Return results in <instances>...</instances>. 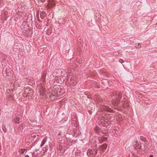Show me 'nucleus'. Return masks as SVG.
I'll use <instances>...</instances> for the list:
<instances>
[{"label": "nucleus", "mask_w": 157, "mask_h": 157, "mask_svg": "<svg viewBox=\"0 0 157 157\" xmlns=\"http://www.w3.org/2000/svg\"><path fill=\"white\" fill-rule=\"evenodd\" d=\"M136 144H135V147L136 149L138 150L137 152L139 154H144L147 151V149L148 147V145L147 143H145L144 145V147L142 148L141 145L138 144L137 142H136Z\"/></svg>", "instance_id": "obj_1"}, {"label": "nucleus", "mask_w": 157, "mask_h": 157, "mask_svg": "<svg viewBox=\"0 0 157 157\" xmlns=\"http://www.w3.org/2000/svg\"><path fill=\"white\" fill-rule=\"evenodd\" d=\"M113 96H114L115 98L117 100V101H114L115 102V105H117L120 102L119 101L122 98L121 94V93L119 92H117L113 93Z\"/></svg>", "instance_id": "obj_2"}, {"label": "nucleus", "mask_w": 157, "mask_h": 157, "mask_svg": "<svg viewBox=\"0 0 157 157\" xmlns=\"http://www.w3.org/2000/svg\"><path fill=\"white\" fill-rule=\"evenodd\" d=\"M25 93L26 94L27 92V95L28 96H31L32 94V91L31 90H29L28 89H26L25 90Z\"/></svg>", "instance_id": "obj_3"}, {"label": "nucleus", "mask_w": 157, "mask_h": 157, "mask_svg": "<svg viewBox=\"0 0 157 157\" xmlns=\"http://www.w3.org/2000/svg\"><path fill=\"white\" fill-rule=\"evenodd\" d=\"M94 130H95V132L98 134L100 135V129L97 126L95 127L94 128Z\"/></svg>", "instance_id": "obj_4"}, {"label": "nucleus", "mask_w": 157, "mask_h": 157, "mask_svg": "<svg viewBox=\"0 0 157 157\" xmlns=\"http://www.w3.org/2000/svg\"><path fill=\"white\" fill-rule=\"evenodd\" d=\"M105 109L106 111L110 113H113V110L108 106H106V107L105 108Z\"/></svg>", "instance_id": "obj_5"}, {"label": "nucleus", "mask_w": 157, "mask_h": 157, "mask_svg": "<svg viewBox=\"0 0 157 157\" xmlns=\"http://www.w3.org/2000/svg\"><path fill=\"white\" fill-rule=\"evenodd\" d=\"M47 141V137H45L41 142V144L40 145V147H41L43 145L46 143Z\"/></svg>", "instance_id": "obj_6"}, {"label": "nucleus", "mask_w": 157, "mask_h": 157, "mask_svg": "<svg viewBox=\"0 0 157 157\" xmlns=\"http://www.w3.org/2000/svg\"><path fill=\"white\" fill-rule=\"evenodd\" d=\"M93 154V151L91 149H89L88 150L87 152V154L88 156H90L91 155Z\"/></svg>", "instance_id": "obj_7"}, {"label": "nucleus", "mask_w": 157, "mask_h": 157, "mask_svg": "<svg viewBox=\"0 0 157 157\" xmlns=\"http://www.w3.org/2000/svg\"><path fill=\"white\" fill-rule=\"evenodd\" d=\"M46 13L44 12H42L40 13V15L41 18L43 19L44 17L46 16Z\"/></svg>", "instance_id": "obj_8"}, {"label": "nucleus", "mask_w": 157, "mask_h": 157, "mask_svg": "<svg viewBox=\"0 0 157 157\" xmlns=\"http://www.w3.org/2000/svg\"><path fill=\"white\" fill-rule=\"evenodd\" d=\"M26 150V149H19V152L20 154H23L24 152Z\"/></svg>", "instance_id": "obj_9"}, {"label": "nucleus", "mask_w": 157, "mask_h": 157, "mask_svg": "<svg viewBox=\"0 0 157 157\" xmlns=\"http://www.w3.org/2000/svg\"><path fill=\"white\" fill-rule=\"evenodd\" d=\"M140 140L142 141H143L144 142H146L145 143H147V140L145 138H144V137H143L142 136H140Z\"/></svg>", "instance_id": "obj_10"}, {"label": "nucleus", "mask_w": 157, "mask_h": 157, "mask_svg": "<svg viewBox=\"0 0 157 157\" xmlns=\"http://www.w3.org/2000/svg\"><path fill=\"white\" fill-rule=\"evenodd\" d=\"M14 121H15V122L16 123H18V122H17L19 121L20 118L19 117H16L14 118Z\"/></svg>", "instance_id": "obj_11"}, {"label": "nucleus", "mask_w": 157, "mask_h": 157, "mask_svg": "<svg viewBox=\"0 0 157 157\" xmlns=\"http://www.w3.org/2000/svg\"><path fill=\"white\" fill-rule=\"evenodd\" d=\"M8 98V99L10 100H12L13 99V95H9Z\"/></svg>", "instance_id": "obj_12"}, {"label": "nucleus", "mask_w": 157, "mask_h": 157, "mask_svg": "<svg viewBox=\"0 0 157 157\" xmlns=\"http://www.w3.org/2000/svg\"><path fill=\"white\" fill-rule=\"evenodd\" d=\"M135 47L136 48H139L141 47V45L140 44L137 43L135 44Z\"/></svg>", "instance_id": "obj_13"}, {"label": "nucleus", "mask_w": 157, "mask_h": 157, "mask_svg": "<svg viewBox=\"0 0 157 157\" xmlns=\"http://www.w3.org/2000/svg\"><path fill=\"white\" fill-rule=\"evenodd\" d=\"M101 140H102L101 143H102L104 141H105L107 140V138H106V137H102Z\"/></svg>", "instance_id": "obj_14"}, {"label": "nucleus", "mask_w": 157, "mask_h": 157, "mask_svg": "<svg viewBox=\"0 0 157 157\" xmlns=\"http://www.w3.org/2000/svg\"><path fill=\"white\" fill-rule=\"evenodd\" d=\"M3 130L5 132L6 130V127L5 125H4L2 127Z\"/></svg>", "instance_id": "obj_15"}, {"label": "nucleus", "mask_w": 157, "mask_h": 157, "mask_svg": "<svg viewBox=\"0 0 157 157\" xmlns=\"http://www.w3.org/2000/svg\"><path fill=\"white\" fill-rule=\"evenodd\" d=\"M12 91H13V90L12 89L8 90H7V92H8V93H9V92L11 93V92H12Z\"/></svg>", "instance_id": "obj_16"}, {"label": "nucleus", "mask_w": 157, "mask_h": 157, "mask_svg": "<svg viewBox=\"0 0 157 157\" xmlns=\"http://www.w3.org/2000/svg\"><path fill=\"white\" fill-rule=\"evenodd\" d=\"M36 137V136L35 135H34L33 134L31 135V137L33 139L35 138Z\"/></svg>", "instance_id": "obj_17"}, {"label": "nucleus", "mask_w": 157, "mask_h": 157, "mask_svg": "<svg viewBox=\"0 0 157 157\" xmlns=\"http://www.w3.org/2000/svg\"><path fill=\"white\" fill-rule=\"evenodd\" d=\"M51 5H52V6H55V3L54 2H52L51 3Z\"/></svg>", "instance_id": "obj_18"}, {"label": "nucleus", "mask_w": 157, "mask_h": 157, "mask_svg": "<svg viewBox=\"0 0 157 157\" xmlns=\"http://www.w3.org/2000/svg\"><path fill=\"white\" fill-rule=\"evenodd\" d=\"M119 62H120L121 63H123V60L121 59L119 60Z\"/></svg>", "instance_id": "obj_19"}, {"label": "nucleus", "mask_w": 157, "mask_h": 157, "mask_svg": "<svg viewBox=\"0 0 157 157\" xmlns=\"http://www.w3.org/2000/svg\"><path fill=\"white\" fill-rule=\"evenodd\" d=\"M41 95H42L43 96H44L45 95V94L43 92L41 93Z\"/></svg>", "instance_id": "obj_20"}, {"label": "nucleus", "mask_w": 157, "mask_h": 157, "mask_svg": "<svg viewBox=\"0 0 157 157\" xmlns=\"http://www.w3.org/2000/svg\"><path fill=\"white\" fill-rule=\"evenodd\" d=\"M47 150H48V149L46 148H45V149L44 150L45 152H46L47 151Z\"/></svg>", "instance_id": "obj_21"}, {"label": "nucleus", "mask_w": 157, "mask_h": 157, "mask_svg": "<svg viewBox=\"0 0 157 157\" xmlns=\"http://www.w3.org/2000/svg\"><path fill=\"white\" fill-rule=\"evenodd\" d=\"M88 111H89V113L90 114H91V113H92V112H91V111H90V110H89Z\"/></svg>", "instance_id": "obj_22"}, {"label": "nucleus", "mask_w": 157, "mask_h": 157, "mask_svg": "<svg viewBox=\"0 0 157 157\" xmlns=\"http://www.w3.org/2000/svg\"><path fill=\"white\" fill-rule=\"evenodd\" d=\"M103 145H105V147H104V148L105 149H106V147H107V145L105 144H103Z\"/></svg>", "instance_id": "obj_23"}, {"label": "nucleus", "mask_w": 157, "mask_h": 157, "mask_svg": "<svg viewBox=\"0 0 157 157\" xmlns=\"http://www.w3.org/2000/svg\"><path fill=\"white\" fill-rule=\"evenodd\" d=\"M25 157H29V155H25Z\"/></svg>", "instance_id": "obj_24"}, {"label": "nucleus", "mask_w": 157, "mask_h": 157, "mask_svg": "<svg viewBox=\"0 0 157 157\" xmlns=\"http://www.w3.org/2000/svg\"><path fill=\"white\" fill-rule=\"evenodd\" d=\"M61 133H59V134H58V136H61Z\"/></svg>", "instance_id": "obj_25"}, {"label": "nucleus", "mask_w": 157, "mask_h": 157, "mask_svg": "<svg viewBox=\"0 0 157 157\" xmlns=\"http://www.w3.org/2000/svg\"><path fill=\"white\" fill-rule=\"evenodd\" d=\"M149 157H153V156L152 155H151L149 156Z\"/></svg>", "instance_id": "obj_26"}, {"label": "nucleus", "mask_w": 157, "mask_h": 157, "mask_svg": "<svg viewBox=\"0 0 157 157\" xmlns=\"http://www.w3.org/2000/svg\"><path fill=\"white\" fill-rule=\"evenodd\" d=\"M94 151H95V152L96 154L97 152V150H94Z\"/></svg>", "instance_id": "obj_27"}, {"label": "nucleus", "mask_w": 157, "mask_h": 157, "mask_svg": "<svg viewBox=\"0 0 157 157\" xmlns=\"http://www.w3.org/2000/svg\"><path fill=\"white\" fill-rule=\"evenodd\" d=\"M90 106H88L87 107V109H89V108H90Z\"/></svg>", "instance_id": "obj_28"}, {"label": "nucleus", "mask_w": 157, "mask_h": 157, "mask_svg": "<svg viewBox=\"0 0 157 157\" xmlns=\"http://www.w3.org/2000/svg\"><path fill=\"white\" fill-rule=\"evenodd\" d=\"M52 95L53 96H55V95H53L52 94Z\"/></svg>", "instance_id": "obj_29"}]
</instances>
